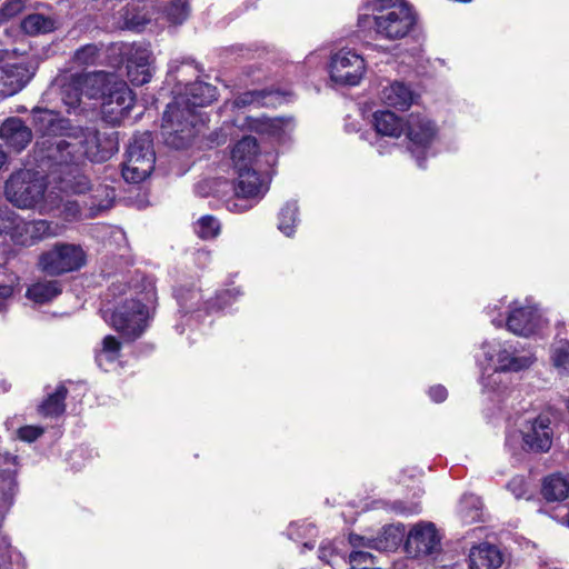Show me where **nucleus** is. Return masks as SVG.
I'll return each instance as SVG.
<instances>
[{"instance_id": "1", "label": "nucleus", "mask_w": 569, "mask_h": 569, "mask_svg": "<svg viewBox=\"0 0 569 569\" xmlns=\"http://www.w3.org/2000/svg\"><path fill=\"white\" fill-rule=\"evenodd\" d=\"M217 98V88L203 81L186 86L184 93L167 106L162 117L161 134L167 146L174 149L187 148L198 132L201 122L198 107L210 104Z\"/></svg>"}, {"instance_id": "2", "label": "nucleus", "mask_w": 569, "mask_h": 569, "mask_svg": "<svg viewBox=\"0 0 569 569\" xmlns=\"http://www.w3.org/2000/svg\"><path fill=\"white\" fill-rule=\"evenodd\" d=\"M50 159H61V152L72 151L78 160L86 157L92 162H104L118 151V132L100 131L94 128L74 127L68 139L44 140Z\"/></svg>"}, {"instance_id": "3", "label": "nucleus", "mask_w": 569, "mask_h": 569, "mask_svg": "<svg viewBox=\"0 0 569 569\" xmlns=\"http://www.w3.org/2000/svg\"><path fill=\"white\" fill-rule=\"evenodd\" d=\"M365 9L371 13L360 14L358 27L362 30L373 28L381 39H403L417 22L416 12L406 0H371Z\"/></svg>"}, {"instance_id": "4", "label": "nucleus", "mask_w": 569, "mask_h": 569, "mask_svg": "<svg viewBox=\"0 0 569 569\" xmlns=\"http://www.w3.org/2000/svg\"><path fill=\"white\" fill-rule=\"evenodd\" d=\"M4 193L8 201L20 209L39 207L40 212L49 213L62 204V197L47 192L44 177L29 169L13 172L6 182Z\"/></svg>"}, {"instance_id": "5", "label": "nucleus", "mask_w": 569, "mask_h": 569, "mask_svg": "<svg viewBox=\"0 0 569 569\" xmlns=\"http://www.w3.org/2000/svg\"><path fill=\"white\" fill-rule=\"evenodd\" d=\"M72 154L73 152L68 150L61 152V159H50L47 153L41 156L42 160L50 163V191H53V197H62V202L64 197L81 194L91 189L90 180L78 164L79 160Z\"/></svg>"}, {"instance_id": "6", "label": "nucleus", "mask_w": 569, "mask_h": 569, "mask_svg": "<svg viewBox=\"0 0 569 569\" xmlns=\"http://www.w3.org/2000/svg\"><path fill=\"white\" fill-rule=\"evenodd\" d=\"M58 228L57 223L48 220L26 221L8 207H0V233L10 234L18 244L32 246L56 236Z\"/></svg>"}, {"instance_id": "7", "label": "nucleus", "mask_w": 569, "mask_h": 569, "mask_svg": "<svg viewBox=\"0 0 569 569\" xmlns=\"http://www.w3.org/2000/svg\"><path fill=\"white\" fill-rule=\"evenodd\" d=\"M156 152L149 131L134 134L127 150L122 167V177L131 183H139L148 178L154 169Z\"/></svg>"}, {"instance_id": "8", "label": "nucleus", "mask_w": 569, "mask_h": 569, "mask_svg": "<svg viewBox=\"0 0 569 569\" xmlns=\"http://www.w3.org/2000/svg\"><path fill=\"white\" fill-rule=\"evenodd\" d=\"M149 318L147 306L139 300L130 299L116 308L110 323L126 341H134L147 329Z\"/></svg>"}, {"instance_id": "9", "label": "nucleus", "mask_w": 569, "mask_h": 569, "mask_svg": "<svg viewBox=\"0 0 569 569\" xmlns=\"http://www.w3.org/2000/svg\"><path fill=\"white\" fill-rule=\"evenodd\" d=\"M84 263L83 249L71 243H57L39 258V268L49 276H60L79 270Z\"/></svg>"}, {"instance_id": "10", "label": "nucleus", "mask_w": 569, "mask_h": 569, "mask_svg": "<svg viewBox=\"0 0 569 569\" xmlns=\"http://www.w3.org/2000/svg\"><path fill=\"white\" fill-rule=\"evenodd\" d=\"M482 356L488 361L496 359V368L503 372H518L528 369L535 361L531 353H520L511 341H485Z\"/></svg>"}, {"instance_id": "11", "label": "nucleus", "mask_w": 569, "mask_h": 569, "mask_svg": "<svg viewBox=\"0 0 569 569\" xmlns=\"http://www.w3.org/2000/svg\"><path fill=\"white\" fill-rule=\"evenodd\" d=\"M403 132L409 140V151L416 158L418 166L423 168L422 160L427 157L437 134L435 123L423 114L411 113L406 121Z\"/></svg>"}, {"instance_id": "12", "label": "nucleus", "mask_w": 569, "mask_h": 569, "mask_svg": "<svg viewBox=\"0 0 569 569\" xmlns=\"http://www.w3.org/2000/svg\"><path fill=\"white\" fill-rule=\"evenodd\" d=\"M405 551L409 558L436 557L441 551V537L432 522H419L409 531Z\"/></svg>"}, {"instance_id": "13", "label": "nucleus", "mask_w": 569, "mask_h": 569, "mask_svg": "<svg viewBox=\"0 0 569 569\" xmlns=\"http://www.w3.org/2000/svg\"><path fill=\"white\" fill-rule=\"evenodd\" d=\"M330 78L343 86H357L361 81L366 64L361 56L352 50H340L331 57Z\"/></svg>"}, {"instance_id": "14", "label": "nucleus", "mask_w": 569, "mask_h": 569, "mask_svg": "<svg viewBox=\"0 0 569 569\" xmlns=\"http://www.w3.org/2000/svg\"><path fill=\"white\" fill-rule=\"evenodd\" d=\"M491 322L496 327H502L506 323L507 329L513 335L530 337L541 327L542 317L536 306H516L513 303L506 321L502 318H495Z\"/></svg>"}, {"instance_id": "15", "label": "nucleus", "mask_w": 569, "mask_h": 569, "mask_svg": "<svg viewBox=\"0 0 569 569\" xmlns=\"http://www.w3.org/2000/svg\"><path fill=\"white\" fill-rule=\"evenodd\" d=\"M133 104L134 97L128 84L116 79L102 101V114L107 121L117 124L129 117Z\"/></svg>"}, {"instance_id": "16", "label": "nucleus", "mask_w": 569, "mask_h": 569, "mask_svg": "<svg viewBox=\"0 0 569 569\" xmlns=\"http://www.w3.org/2000/svg\"><path fill=\"white\" fill-rule=\"evenodd\" d=\"M550 423V419L545 416L527 421L520 431L523 448L535 452H547L552 445L553 432Z\"/></svg>"}, {"instance_id": "17", "label": "nucleus", "mask_w": 569, "mask_h": 569, "mask_svg": "<svg viewBox=\"0 0 569 569\" xmlns=\"http://www.w3.org/2000/svg\"><path fill=\"white\" fill-rule=\"evenodd\" d=\"M127 77L133 86H143L152 77L150 51L142 46H133L127 59Z\"/></svg>"}, {"instance_id": "18", "label": "nucleus", "mask_w": 569, "mask_h": 569, "mask_svg": "<svg viewBox=\"0 0 569 569\" xmlns=\"http://www.w3.org/2000/svg\"><path fill=\"white\" fill-rule=\"evenodd\" d=\"M149 22L139 1L129 0L113 13V24L122 30L140 31Z\"/></svg>"}, {"instance_id": "19", "label": "nucleus", "mask_w": 569, "mask_h": 569, "mask_svg": "<svg viewBox=\"0 0 569 569\" xmlns=\"http://www.w3.org/2000/svg\"><path fill=\"white\" fill-rule=\"evenodd\" d=\"M0 138L7 147L20 152L31 142L32 132L20 118L12 117L1 124Z\"/></svg>"}, {"instance_id": "20", "label": "nucleus", "mask_w": 569, "mask_h": 569, "mask_svg": "<svg viewBox=\"0 0 569 569\" xmlns=\"http://www.w3.org/2000/svg\"><path fill=\"white\" fill-rule=\"evenodd\" d=\"M82 94L89 99H104L109 88L116 80L112 73L96 71L89 73H76Z\"/></svg>"}, {"instance_id": "21", "label": "nucleus", "mask_w": 569, "mask_h": 569, "mask_svg": "<svg viewBox=\"0 0 569 569\" xmlns=\"http://www.w3.org/2000/svg\"><path fill=\"white\" fill-rule=\"evenodd\" d=\"M468 559L469 569H499L505 563V553L497 546L482 542L470 549Z\"/></svg>"}, {"instance_id": "22", "label": "nucleus", "mask_w": 569, "mask_h": 569, "mask_svg": "<svg viewBox=\"0 0 569 569\" xmlns=\"http://www.w3.org/2000/svg\"><path fill=\"white\" fill-rule=\"evenodd\" d=\"M32 121L36 126L37 130L42 133V140L38 142V147L40 149L41 156L47 153V144H43L44 140L54 141L57 139H62L61 137L54 138L51 137L56 132L57 129L62 128V120L59 119L58 114L51 110L34 108L32 110ZM68 139V134L63 138Z\"/></svg>"}, {"instance_id": "23", "label": "nucleus", "mask_w": 569, "mask_h": 569, "mask_svg": "<svg viewBox=\"0 0 569 569\" xmlns=\"http://www.w3.org/2000/svg\"><path fill=\"white\" fill-rule=\"evenodd\" d=\"M238 178L234 186L237 197L253 198L267 191V186L260 179L254 164L244 168H234Z\"/></svg>"}, {"instance_id": "24", "label": "nucleus", "mask_w": 569, "mask_h": 569, "mask_svg": "<svg viewBox=\"0 0 569 569\" xmlns=\"http://www.w3.org/2000/svg\"><path fill=\"white\" fill-rule=\"evenodd\" d=\"M30 74L22 64L0 67V97H11L29 82Z\"/></svg>"}, {"instance_id": "25", "label": "nucleus", "mask_w": 569, "mask_h": 569, "mask_svg": "<svg viewBox=\"0 0 569 569\" xmlns=\"http://www.w3.org/2000/svg\"><path fill=\"white\" fill-rule=\"evenodd\" d=\"M379 97L386 106L398 110H407L416 99V94L410 87L400 81L383 87Z\"/></svg>"}, {"instance_id": "26", "label": "nucleus", "mask_w": 569, "mask_h": 569, "mask_svg": "<svg viewBox=\"0 0 569 569\" xmlns=\"http://www.w3.org/2000/svg\"><path fill=\"white\" fill-rule=\"evenodd\" d=\"M121 355V342L113 336H106L100 348L94 351V359L99 368L104 371L114 369Z\"/></svg>"}, {"instance_id": "27", "label": "nucleus", "mask_w": 569, "mask_h": 569, "mask_svg": "<svg viewBox=\"0 0 569 569\" xmlns=\"http://www.w3.org/2000/svg\"><path fill=\"white\" fill-rule=\"evenodd\" d=\"M372 124L379 136L399 138L405 131L400 117L389 110H378L372 116Z\"/></svg>"}, {"instance_id": "28", "label": "nucleus", "mask_w": 569, "mask_h": 569, "mask_svg": "<svg viewBox=\"0 0 569 569\" xmlns=\"http://www.w3.org/2000/svg\"><path fill=\"white\" fill-rule=\"evenodd\" d=\"M283 100L278 90H253L247 91L237 97L233 101L234 107L243 108L247 106L256 107H276Z\"/></svg>"}, {"instance_id": "29", "label": "nucleus", "mask_w": 569, "mask_h": 569, "mask_svg": "<svg viewBox=\"0 0 569 569\" xmlns=\"http://www.w3.org/2000/svg\"><path fill=\"white\" fill-rule=\"evenodd\" d=\"M62 292V283L59 280H39L32 283L26 292V297L34 303L44 305L52 301Z\"/></svg>"}, {"instance_id": "30", "label": "nucleus", "mask_w": 569, "mask_h": 569, "mask_svg": "<svg viewBox=\"0 0 569 569\" xmlns=\"http://www.w3.org/2000/svg\"><path fill=\"white\" fill-rule=\"evenodd\" d=\"M258 154L257 139L253 137H243L236 143L231 151V159L234 168H244L256 164Z\"/></svg>"}, {"instance_id": "31", "label": "nucleus", "mask_w": 569, "mask_h": 569, "mask_svg": "<svg viewBox=\"0 0 569 569\" xmlns=\"http://www.w3.org/2000/svg\"><path fill=\"white\" fill-rule=\"evenodd\" d=\"M406 528L402 523L383 527L381 535L372 538V547L379 551H391L397 549L403 540Z\"/></svg>"}, {"instance_id": "32", "label": "nucleus", "mask_w": 569, "mask_h": 569, "mask_svg": "<svg viewBox=\"0 0 569 569\" xmlns=\"http://www.w3.org/2000/svg\"><path fill=\"white\" fill-rule=\"evenodd\" d=\"M541 493L548 501H562L569 496V480L560 473L545 478Z\"/></svg>"}, {"instance_id": "33", "label": "nucleus", "mask_w": 569, "mask_h": 569, "mask_svg": "<svg viewBox=\"0 0 569 569\" xmlns=\"http://www.w3.org/2000/svg\"><path fill=\"white\" fill-rule=\"evenodd\" d=\"M68 395V389L63 385H59L54 392L49 393L48 397L39 406V412L43 417L56 418L61 416L66 410L64 400Z\"/></svg>"}, {"instance_id": "34", "label": "nucleus", "mask_w": 569, "mask_h": 569, "mask_svg": "<svg viewBox=\"0 0 569 569\" xmlns=\"http://www.w3.org/2000/svg\"><path fill=\"white\" fill-rule=\"evenodd\" d=\"M458 515L461 521L470 525L482 518V502L476 495H463L459 500Z\"/></svg>"}, {"instance_id": "35", "label": "nucleus", "mask_w": 569, "mask_h": 569, "mask_svg": "<svg viewBox=\"0 0 569 569\" xmlns=\"http://www.w3.org/2000/svg\"><path fill=\"white\" fill-rule=\"evenodd\" d=\"M21 28L28 34L47 33L57 29V20L41 13H31L22 20Z\"/></svg>"}, {"instance_id": "36", "label": "nucleus", "mask_w": 569, "mask_h": 569, "mask_svg": "<svg viewBox=\"0 0 569 569\" xmlns=\"http://www.w3.org/2000/svg\"><path fill=\"white\" fill-rule=\"evenodd\" d=\"M81 88L76 74H71L61 86L60 97L68 107V111L77 109L80 106L82 97Z\"/></svg>"}, {"instance_id": "37", "label": "nucleus", "mask_w": 569, "mask_h": 569, "mask_svg": "<svg viewBox=\"0 0 569 569\" xmlns=\"http://www.w3.org/2000/svg\"><path fill=\"white\" fill-rule=\"evenodd\" d=\"M176 299L180 309L188 313L199 309L202 295L194 287H179L174 291Z\"/></svg>"}, {"instance_id": "38", "label": "nucleus", "mask_w": 569, "mask_h": 569, "mask_svg": "<svg viewBox=\"0 0 569 569\" xmlns=\"http://www.w3.org/2000/svg\"><path fill=\"white\" fill-rule=\"evenodd\" d=\"M287 535L291 540L299 541L301 539H311L317 536V529L309 522H291L287 529ZM315 542L308 540L303 542V548L312 549Z\"/></svg>"}, {"instance_id": "39", "label": "nucleus", "mask_w": 569, "mask_h": 569, "mask_svg": "<svg viewBox=\"0 0 569 569\" xmlns=\"http://www.w3.org/2000/svg\"><path fill=\"white\" fill-rule=\"evenodd\" d=\"M163 13L171 24H182L190 16V6L187 0H171L164 6Z\"/></svg>"}, {"instance_id": "40", "label": "nucleus", "mask_w": 569, "mask_h": 569, "mask_svg": "<svg viewBox=\"0 0 569 569\" xmlns=\"http://www.w3.org/2000/svg\"><path fill=\"white\" fill-rule=\"evenodd\" d=\"M298 221V207L296 202H287L279 212L278 229L287 237H291Z\"/></svg>"}, {"instance_id": "41", "label": "nucleus", "mask_w": 569, "mask_h": 569, "mask_svg": "<svg viewBox=\"0 0 569 569\" xmlns=\"http://www.w3.org/2000/svg\"><path fill=\"white\" fill-rule=\"evenodd\" d=\"M221 230L219 220L210 214L201 217L194 224V232L203 240L214 239Z\"/></svg>"}, {"instance_id": "42", "label": "nucleus", "mask_w": 569, "mask_h": 569, "mask_svg": "<svg viewBox=\"0 0 569 569\" xmlns=\"http://www.w3.org/2000/svg\"><path fill=\"white\" fill-rule=\"evenodd\" d=\"M100 56V48L94 43H88L76 50L72 61L78 67L96 64Z\"/></svg>"}, {"instance_id": "43", "label": "nucleus", "mask_w": 569, "mask_h": 569, "mask_svg": "<svg viewBox=\"0 0 569 569\" xmlns=\"http://www.w3.org/2000/svg\"><path fill=\"white\" fill-rule=\"evenodd\" d=\"M551 359L553 366L565 372L569 371V341L560 339L552 345Z\"/></svg>"}, {"instance_id": "44", "label": "nucleus", "mask_w": 569, "mask_h": 569, "mask_svg": "<svg viewBox=\"0 0 569 569\" xmlns=\"http://www.w3.org/2000/svg\"><path fill=\"white\" fill-rule=\"evenodd\" d=\"M92 191H93V194L91 196L92 199H97V198L104 196V199H101L99 202H96L94 200H92L90 209L93 211V213L104 210V209H108L110 207V202L112 199L110 193H113V190H109V188L106 186H98Z\"/></svg>"}, {"instance_id": "45", "label": "nucleus", "mask_w": 569, "mask_h": 569, "mask_svg": "<svg viewBox=\"0 0 569 569\" xmlns=\"http://www.w3.org/2000/svg\"><path fill=\"white\" fill-rule=\"evenodd\" d=\"M338 558L343 559L345 557L337 552L331 542L322 543L319 547V559L323 565L331 567L337 566Z\"/></svg>"}, {"instance_id": "46", "label": "nucleus", "mask_w": 569, "mask_h": 569, "mask_svg": "<svg viewBox=\"0 0 569 569\" xmlns=\"http://www.w3.org/2000/svg\"><path fill=\"white\" fill-rule=\"evenodd\" d=\"M348 562L350 563V569H357L356 565L362 563H373L372 553L363 550H352L348 556Z\"/></svg>"}, {"instance_id": "47", "label": "nucleus", "mask_w": 569, "mask_h": 569, "mask_svg": "<svg viewBox=\"0 0 569 569\" xmlns=\"http://www.w3.org/2000/svg\"><path fill=\"white\" fill-rule=\"evenodd\" d=\"M507 488L512 492V495L517 498H523L527 495V482L523 477L517 476L513 477L507 485Z\"/></svg>"}, {"instance_id": "48", "label": "nucleus", "mask_w": 569, "mask_h": 569, "mask_svg": "<svg viewBox=\"0 0 569 569\" xmlns=\"http://www.w3.org/2000/svg\"><path fill=\"white\" fill-rule=\"evenodd\" d=\"M43 433V429L34 426H24L18 429V437L27 442L37 440Z\"/></svg>"}, {"instance_id": "49", "label": "nucleus", "mask_w": 569, "mask_h": 569, "mask_svg": "<svg viewBox=\"0 0 569 569\" xmlns=\"http://www.w3.org/2000/svg\"><path fill=\"white\" fill-rule=\"evenodd\" d=\"M21 8V2L18 0L6 2L0 8V20H6L14 17L18 12H20Z\"/></svg>"}, {"instance_id": "50", "label": "nucleus", "mask_w": 569, "mask_h": 569, "mask_svg": "<svg viewBox=\"0 0 569 569\" xmlns=\"http://www.w3.org/2000/svg\"><path fill=\"white\" fill-rule=\"evenodd\" d=\"M500 372L501 371L495 368L493 371L487 376L482 373L481 385L483 386V388L492 391L497 390L498 383L500 382Z\"/></svg>"}, {"instance_id": "51", "label": "nucleus", "mask_w": 569, "mask_h": 569, "mask_svg": "<svg viewBox=\"0 0 569 569\" xmlns=\"http://www.w3.org/2000/svg\"><path fill=\"white\" fill-rule=\"evenodd\" d=\"M371 540H372V538L369 539L363 536H359L357 533L349 535V543L355 549L362 548V547L373 549V547L370 546V545H372Z\"/></svg>"}, {"instance_id": "52", "label": "nucleus", "mask_w": 569, "mask_h": 569, "mask_svg": "<svg viewBox=\"0 0 569 569\" xmlns=\"http://www.w3.org/2000/svg\"><path fill=\"white\" fill-rule=\"evenodd\" d=\"M429 396L435 402H442L446 400L448 392L443 386H435L429 389Z\"/></svg>"}, {"instance_id": "53", "label": "nucleus", "mask_w": 569, "mask_h": 569, "mask_svg": "<svg viewBox=\"0 0 569 569\" xmlns=\"http://www.w3.org/2000/svg\"><path fill=\"white\" fill-rule=\"evenodd\" d=\"M13 289L9 284L0 286V310L4 307V301L12 296Z\"/></svg>"}, {"instance_id": "54", "label": "nucleus", "mask_w": 569, "mask_h": 569, "mask_svg": "<svg viewBox=\"0 0 569 569\" xmlns=\"http://www.w3.org/2000/svg\"><path fill=\"white\" fill-rule=\"evenodd\" d=\"M392 509L401 515H405L408 512V510L402 506V502H395Z\"/></svg>"}, {"instance_id": "55", "label": "nucleus", "mask_w": 569, "mask_h": 569, "mask_svg": "<svg viewBox=\"0 0 569 569\" xmlns=\"http://www.w3.org/2000/svg\"><path fill=\"white\" fill-rule=\"evenodd\" d=\"M519 439V436L515 432V433H509L506 438V446H511V442L515 440L517 441Z\"/></svg>"}, {"instance_id": "56", "label": "nucleus", "mask_w": 569, "mask_h": 569, "mask_svg": "<svg viewBox=\"0 0 569 569\" xmlns=\"http://www.w3.org/2000/svg\"><path fill=\"white\" fill-rule=\"evenodd\" d=\"M231 295H239V290H226L224 292L220 293L218 296L219 299H224L226 296H231Z\"/></svg>"}, {"instance_id": "57", "label": "nucleus", "mask_w": 569, "mask_h": 569, "mask_svg": "<svg viewBox=\"0 0 569 569\" xmlns=\"http://www.w3.org/2000/svg\"><path fill=\"white\" fill-rule=\"evenodd\" d=\"M6 159H7L6 153L0 149V168L6 162Z\"/></svg>"}, {"instance_id": "58", "label": "nucleus", "mask_w": 569, "mask_h": 569, "mask_svg": "<svg viewBox=\"0 0 569 569\" xmlns=\"http://www.w3.org/2000/svg\"><path fill=\"white\" fill-rule=\"evenodd\" d=\"M8 390V387L4 381L0 382V392H6Z\"/></svg>"}, {"instance_id": "59", "label": "nucleus", "mask_w": 569, "mask_h": 569, "mask_svg": "<svg viewBox=\"0 0 569 569\" xmlns=\"http://www.w3.org/2000/svg\"><path fill=\"white\" fill-rule=\"evenodd\" d=\"M381 147L382 146H381L380 141H378L379 153H382V150H380Z\"/></svg>"}, {"instance_id": "60", "label": "nucleus", "mask_w": 569, "mask_h": 569, "mask_svg": "<svg viewBox=\"0 0 569 569\" xmlns=\"http://www.w3.org/2000/svg\"><path fill=\"white\" fill-rule=\"evenodd\" d=\"M78 212H79V209H78V207H76V208H74V210H73V216H74L76 213H78Z\"/></svg>"}, {"instance_id": "61", "label": "nucleus", "mask_w": 569, "mask_h": 569, "mask_svg": "<svg viewBox=\"0 0 569 569\" xmlns=\"http://www.w3.org/2000/svg\"><path fill=\"white\" fill-rule=\"evenodd\" d=\"M66 206H71V208H70V209H73V204H72V203H70V202H67V203H66Z\"/></svg>"}, {"instance_id": "62", "label": "nucleus", "mask_w": 569, "mask_h": 569, "mask_svg": "<svg viewBox=\"0 0 569 569\" xmlns=\"http://www.w3.org/2000/svg\"><path fill=\"white\" fill-rule=\"evenodd\" d=\"M566 517H567V523H568V526H569V513H567V516H566Z\"/></svg>"}, {"instance_id": "63", "label": "nucleus", "mask_w": 569, "mask_h": 569, "mask_svg": "<svg viewBox=\"0 0 569 569\" xmlns=\"http://www.w3.org/2000/svg\"><path fill=\"white\" fill-rule=\"evenodd\" d=\"M361 569H369L368 567H362Z\"/></svg>"}]
</instances>
